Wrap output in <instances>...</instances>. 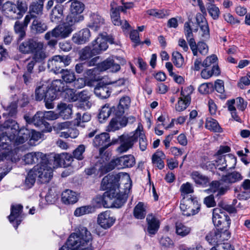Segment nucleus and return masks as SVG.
Returning <instances> with one entry per match:
<instances>
[{
    "label": "nucleus",
    "instance_id": "25",
    "mask_svg": "<svg viewBox=\"0 0 250 250\" xmlns=\"http://www.w3.org/2000/svg\"><path fill=\"white\" fill-rule=\"evenodd\" d=\"M24 118L28 124L33 125L39 127L41 125H45L47 122H45L42 111H38L32 117L28 115H25Z\"/></svg>",
    "mask_w": 250,
    "mask_h": 250
},
{
    "label": "nucleus",
    "instance_id": "33",
    "mask_svg": "<svg viewBox=\"0 0 250 250\" xmlns=\"http://www.w3.org/2000/svg\"><path fill=\"white\" fill-rule=\"evenodd\" d=\"M62 200L65 204H73L78 200V194L71 190L66 189L62 194Z\"/></svg>",
    "mask_w": 250,
    "mask_h": 250
},
{
    "label": "nucleus",
    "instance_id": "41",
    "mask_svg": "<svg viewBox=\"0 0 250 250\" xmlns=\"http://www.w3.org/2000/svg\"><path fill=\"white\" fill-rule=\"evenodd\" d=\"M165 157V154L162 151H157L152 157V163L159 169H162L164 167V163L163 159Z\"/></svg>",
    "mask_w": 250,
    "mask_h": 250
},
{
    "label": "nucleus",
    "instance_id": "23",
    "mask_svg": "<svg viewBox=\"0 0 250 250\" xmlns=\"http://www.w3.org/2000/svg\"><path fill=\"white\" fill-rule=\"evenodd\" d=\"M30 30L32 33L35 34H40L47 30V26L41 18L32 19Z\"/></svg>",
    "mask_w": 250,
    "mask_h": 250
},
{
    "label": "nucleus",
    "instance_id": "6",
    "mask_svg": "<svg viewBox=\"0 0 250 250\" xmlns=\"http://www.w3.org/2000/svg\"><path fill=\"white\" fill-rule=\"evenodd\" d=\"M20 52L24 54L42 53L46 54L44 43L42 42L29 39L22 42L19 47Z\"/></svg>",
    "mask_w": 250,
    "mask_h": 250
},
{
    "label": "nucleus",
    "instance_id": "11",
    "mask_svg": "<svg viewBox=\"0 0 250 250\" xmlns=\"http://www.w3.org/2000/svg\"><path fill=\"white\" fill-rule=\"evenodd\" d=\"M44 0H36L31 2L29 7L28 14L24 18L25 24H28L33 18H40L43 14Z\"/></svg>",
    "mask_w": 250,
    "mask_h": 250
},
{
    "label": "nucleus",
    "instance_id": "28",
    "mask_svg": "<svg viewBox=\"0 0 250 250\" xmlns=\"http://www.w3.org/2000/svg\"><path fill=\"white\" fill-rule=\"evenodd\" d=\"M221 178L230 187V185L242 180L243 176L240 172L233 171L231 172H228L226 174L223 175Z\"/></svg>",
    "mask_w": 250,
    "mask_h": 250
},
{
    "label": "nucleus",
    "instance_id": "14",
    "mask_svg": "<svg viewBox=\"0 0 250 250\" xmlns=\"http://www.w3.org/2000/svg\"><path fill=\"white\" fill-rule=\"evenodd\" d=\"M193 88L192 86L186 87L181 92V97L179 98L177 104L176 105V110L181 112L185 110L189 105L191 101L190 94L192 93Z\"/></svg>",
    "mask_w": 250,
    "mask_h": 250
},
{
    "label": "nucleus",
    "instance_id": "4",
    "mask_svg": "<svg viewBox=\"0 0 250 250\" xmlns=\"http://www.w3.org/2000/svg\"><path fill=\"white\" fill-rule=\"evenodd\" d=\"M4 129H10L14 135H11L10 136H8L7 132H5V133L6 134L5 135H3L1 137L0 136V145L8 143L7 141L10 142L12 139H14L16 134H17L18 135H23L20 138L21 140L20 143H23L25 140L27 139L30 133L29 131L27 129H24V128L20 129L18 124L12 119L7 120L2 125H0V129L3 131Z\"/></svg>",
    "mask_w": 250,
    "mask_h": 250
},
{
    "label": "nucleus",
    "instance_id": "38",
    "mask_svg": "<svg viewBox=\"0 0 250 250\" xmlns=\"http://www.w3.org/2000/svg\"><path fill=\"white\" fill-rule=\"evenodd\" d=\"M185 27V34L187 39V40L191 50L192 51L195 52V41L193 37V34L192 30L190 28V24L188 22H186L184 25Z\"/></svg>",
    "mask_w": 250,
    "mask_h": 250
},
{
    "label": "nucleus",
    "instance_id": "16",
    "mask_svg": "<svg viewBox=\"0 0 250 250\" xmlns=\"http://www.w3.org/2000/svg\"><path fill=\"white\" fill-rule=\"evenodd\" d=\"M93 145L95 147L102 146L100 149V157L105 156L103 155L104 151L111 146L110 144V136L106 132L96 135L93 140Z\"/></svg>",
    "mask_w": 250,
    "mask_h": 250
},
{
    "label": "nucleus",
    "instance_id": "42",
    "mask_svg": "<svg viewBox=\"0 0 250 250\" xmlns=\"http://www.w3.org/2000/svg\"><path fill=\"white\" fill-rule=\"evenodd\" d=\"M60 73L61 74V77L66 83H71L76 80V77L74 72L69 69H62Z\"/></svg>",
    "mask_w": 250,
    "mask_h": 250
},
{
    "label": "nucleus",
    "instance_id": "18",
    "mask_svg": "<svg viewBox=\"0 0 250 250\" xmlns=\"http://www.w3.org/2000/svg\"><path fill=\"white\" fill-rule=\"evenodd\" d=\"M116 218L110 211L106 210L100 213L97 218V223L104 229H107L111 228L114 224Z\"/></svg>",
    "mask_w": 250,
    "mask_h": 250
},
{
    "label": "nucleus",
    "instance_id": "5",
    "mask_svg": "<svg viewBox=\"0 0 250 250\" xmlns=\"http://www.w3.org/2000/svg\"><path fill=\"white\" fill-rule=\"evenodd\" d=\"M108 160L107 156L97 157L94 165L85 169V174L93 177H102L104 174L110 171L107 163Z\"/></svg>",
    "mask_w": 250,
    "mask_h": 250
},
{
    "label": "nucleus",
    "instance_id": "51",
    "mask_svg": "<svg viewBox=\"0 0 250 250\" xmlns=\"http://www.w3.org/2000/svg\"><path fill=\"white\" fill-rule=\"evenodd\" d=\"M134 216L138 219H144L146 215V211L144 207V204L139 202L134 208L133 211Z\"/></svg>",
    "mask_w": 250,
    "mask_h": 250
},
{
    "label": "nucleus",
    "instance_id": "50",
    "mask_svg": "<svg viewBox=\"0 0 250 250\" xmlns=\"http://www.w3.org/2000/svg\"><path fill=\"white\" fill-rule=\"evenodd\" d=\"M28 24H25L24 20L23 23L19 21H16L14 25V31L15 33L19 35L20 39H22L25 35V29Z\"/></svg>",
    "mask_w": 250,
    "mask_h": 250
},
{
    "label": "nucleus",
    "instance_id": "56",
    "mask_svg": "<svg viewBox=\"0 0 250 250\" xmlns=\"http://www.w3.org/2000/svg\"><path fill=\"white\" fill-rule=\"evenodd\" d=\"M95 55L90 46H86L81 50L80 59L82 61H85Z\"/></svg>",
    "mask_w": 250,
    "mask_h": 250
},
{
    "label": "nucleus",
    "instance_id": "13",
    "mask_svg": "<svg viewBox=\"0 0 250 250\" xmlns=\"http://www.w3.org/2000/svg\"><path fill=\"white\" fill-rule=\"evenodd\" d=\"M229 237V231L216 229L208 233L206 237V239L211 245L217 246V244H219L218 243L228 240Z\"/></svg>",
    "mask_w": 250,
    "mask_h": 250
},
{
    "label": "nucleus",
    "instance_id": "46",
    "mask_svg": "<svg viewBox=\"0 0 250 250\" xmlns=\"http://www.w3.org/2000/svg\"><path fill=\"white\" fill-rule=\"evenodd\" d=\"M72 1L70 6L71 12L73 14L80 15L84 9V4L79 0H70Z\"/></svg>",
    "mask_w": 250,
    "mask_h": 250
},
{
    "label": "nucleus",
    "instance_id": "64",
    "mask_svg": "<svg viewBox=\"0 0 250 250\" xmlns=\"http://www.w3.org/2000/svg\"><path fill=\"white\" fill-rule=\"evenodd\" d=\"M57 93L63 92L66 86L64 83L61 80H54L50 86Z\"/></svg>",
    "mask_w": 250,
    "mask_h": 250
},
{
    "label": "nucleus",
    "instance_id": "55",
    "mask_svg": "<svg viewBox=\"0 0 250 250\" xmlns=\"http://www.w3.org/2000/svg\"><path fill=\"white\" fill-rule=\"evenodd\" d=\"M111 112V109L108 104H105L102 106L98 115L100 122H102L109 117Z\"/></svg>",
    "mask_w": 250,
    "mask_h": 250
},
{
    "label": "nucleus",
    "instance_id": "31",
    "mask_svg": "<svg viewBox=\"0 0 250 250\" xmlns=\"http://www.w3.org/2000/svg\"><path fill=\"white\" fill-rule=\"evenodd\" d=\"M2 13L7 17H12L15 19L16 15V5L10 1H6L0 7Z\"/></svg>",
    "mask_w": 250,
    "mask_h": 250
},
{
    "label": "nucleus",
    "instance_id": "43",
    "mask_svg": "<svg viewBox=\"0 0 250 250\" xmlns=\"http://www.w3.org/2000/svg\"><path fill=\"white\" fill-rule=\"evenodd\" d=\"M72 105L71 104L62 103L58 105V108L60 110V115L64 119H69L72 113Z\"/></svg>",
    "mask_w": 250,
    "mask_h": 250
},
{
    "label": "nucleus",
    "instance_id": "19",
    "mask_svg": "<svg viewBox=\"0 0 250 250\" xmlns=\"http://www.w3.org/2000/svg\"><path fill=\"white\" fill-rule=\"evenodd\" d=\"M22 206L20 204L11 205V213L8 216V219L9 221L13 223L16 229L22 220Z\"/></svg>",
    "mask_w": 250,
    "mask_h": 250
},
{
    "label": "nucleus",
    "instance_id": "40",
    "mask_svg": "<svg viewBox=\"0 0 250 250\" xmlns=\"http://www.w3.org/2000/svg\"><path fill=\"white\" fill-rule=\"evenodd\" d=\"M221 71L218 64L212 66L211 70H209L207 68L203 69L201 72V76L204 79H208L212 76H218L220 74Z\"/></svg>",
    "mask_w": 250,
    "mask_h": 250
},
{
    "label": "nucleus",
    "instance_id": "26",
    "mask_svg": "<svg viewBox=\"0 0 250 250\" xmlns=\"http://www.w3.org/2000/svg\"><path fill=\"white\" fill-rule=\"evenodd\" d=\"M90 36L89 29L84 28L73 35L72 40L75 43L82 44L87 42L89 40Z\"/></svg>",
    "mask_w": 250,
    "mask_h": 250
},
{
    "label": "nucleus",
    "instance_id": "45",
    "mask_svg": "<svg viewBox=\"0 0 250 250\" xmlns=\"http://www.w3.org/2000/svg\"><path fill=\"white\" fill-rule=\"evenodd\" d=\"M228 110L230 111L232 118L236 121L241 123L242 120L237 114L236 109L234 106L235 99H232L227 101L226 103Z\"/></svg>",
    "mask_w": 250,
    "mask_h": 250
},
{
    "label": "nucleus",
    "instance_id": "17",
    "mask_svg": "<svg viewBox=\"0 0 250 250\" xmlns=\"http://www.w3.org/2000/svg\"><path fill=\"white\" fill-rule=\"evenodd\" d=\"M120 145L116 149L119 153H123L131 148L136 142L134 133L132 135H122L119 137Z\"/></svg>",
    "mask_w": 250,
    "mask_h": 250
},
{
    "label": "nucleus",
    "instance_id": "1",
    "mask_svg": "<svg viewBox=\"0 0 250 250\" xmlns=\"http://www.w3.org/2000/svg\"><path fill=\"white\" fill-rule=\"evenodd\" d=\"M129 180V176L126 173L108 174L103 179L101 188L106 190L104 196L113 200L112 204L115 208H120L125 203L127 195L125 193H120L119 187L121 184H127Z\"/></svg>",
    "mask_w": 250,
    "mask_h": 250
},
{
    "label": "nucleus",
    "instance_id": "49",
    "mask_svg": "<svg viewBox=\"0 0 250 250\" xmlns=\"http://www.w3.org/2000/svg\"><path fill=\"white\" fill-rule=\"evenodd\" d=\"M206 127L209 130L215 132H221L222 128L216 120L208 118L206 120Z\"/></svg>",
    "mask_w": 250,
    "mask_h": 250
},
{
    "label": "nucleus",
    "instance_id": "36",
    "mask_svg": "<svg viewBox=\"0 0 250 250\" xmlns=\"http://www.w3.org/2000/svg\"><path fill=\"white\" fill-rule=\"evenodd\" d=\"M77 100L81 103L80 104L81 107L83 105V107L84 109L90 108L91 103L88 101L90 98V93L88 91L84 90L81 91L77 95Z\"/></svg>",
    "mask_w": 250,
    "mask_h": 250
},
{
    "label": "nucleus",
    "instance_id": "39",
    "mask_svg": "<svg viewBox=\"0 0 250 250\" xmlns=\"http://www.w3.org/2000/svg\"><path fill=\"white\" fill-rule=\"evenodd\" d=\"M94 93L99 98L106 99L110 96V92L106 85L99 83L94 88Z\"/></svg>",
    "mask_w": 250,
    "mask_h": 250
},
{
    "label": "nucleus",
    "instance_id": "44",
    "mask_svg": "<svg viewBox=\"0 0 250 250\" xmlns=\"http://www.w3.org/2000/svg\"><path fill=\"white\" fill-rule=\"evenodd\" d=\"M191 178L198 185L204 186L208 183V179L198 171H193L191 174Z\"/></svg>",
    "mask_w": 250,
    "mask_h": 250
},
{
    "label": "nucleus",
    "instance_id": "32",
    "mask_svg": "<svg viewBox=\"0 0 250 250\" xmlns=\"http://www.w3.org/2000/svg\"><path fill=\"white\" fill-rule=\"evenodd\" d=\"M61 62V55L54 56L48 61V68L55 73H59L62 67Z\"/></svg>",
    "mask_w": 250,
    "mask_h": 250
},
{
    "label": "nucleus",
    "instance_id": "60",
    "mask_svg": "<svg viewBox=\"0 0 250 250\" xmlns=\"http://www.w3.org/2000/svg\"><path fill=\"white\" fill-rule=\"evenodd\" d=\"M93 210V208L90 206H83L77 208L75 210L74 214L76 216H81L91 213Z\"/></svg>",
    "mask_w": 250,
    "mask_h": 250
},
{
    "label": "nucleus",
    "instance_id": "62",
    "mask_svg": "<svg viewBox=\"0 0 250 250\" xmlns=\"http://www.w3.org/2000/svg\"><path fill=\"white\" fill-rule=\"evenodd\" d=\"M218 58L215 55H211L207 57L202 63V66L207 68L211 65L218 64L217 63Z\"/></svg>",
    "mask_w": 250,
    "mask_h": 250
},
{
    "label": "nucleus",
    "instance_id": "48",
    "mask_svg": "<svg viewBox=\"0 0 250 250\" xmlns=\"http://www.w3.org/2000/svg\"><path fill=\"white\" fill-rule=\"evenodd\" d=\"M16 15L15 19H20L27 9L26 2L22 0H18L16 2Z\"/></svg>",
    "mask_w": 250,
    "mask_h": 250
},
{
    "label": "nucleus",
    "instance_id": "47",
    "mask_svg": "<svg viewBox=\"0 0 250 250\" xmlns=\"http://www.w3.org/2000/svg\"><path fill=\"white\" fill-rule=\"evenodd\" d=\"M96 60L97 58L96 57L92 59L88 62L77 63L75 67L76 72L78 74L83 73L87 67L95 65Z\"/></svg>",
    "mask_w": 250,
    "mask_h": 250
},
{
    "label": "nucleus",
    "instance_id": "7",
    "mask_svg": "<svg viewBox=\"0 0 250 250\" xmlns=\"http://www.w3.org/2000/svg\"><path fill=\"white\" fill-rule=\"evenodd\" d=\"M212 222L218 229L229 231L230 225V219L226 212L220 208H215L212 212Z\"/></svg>",
    "mask_w": 250,
    "mask_h": 250
},
{
    "label": "nucleus",
    "instance_id": "58",
    "mask_svg": "<svg viewBox=\"0 0 250 250\" xmlns=\"http://www.w3.org/2000/svg\"><path fill=\"white\" fill-rule=\"evenodd\" d=\"M215 89L217 92L220 94V98L221 99H225L227 95L225 93L224 82L221 80H217L214 84Z\"/></svg>",
    "mask_w": 250,
    "mask_h": 250
},
{
    "label": "nucleus",
    "instance_id": "54",
    "mask_svg": "<svg viewBox=\"0 0 250 250\" xmlns=\"http://www.w3.org/2000/svg\"><path fill=\"white\" fill-rule=\"evenodd\" d=\"M172 61L174 64L178 68L182 67L185 62L184 57L178 51H174L172 53Z\"/></svg>",
    "mask_w": 250,
    "mask_h": 250
},
{
    "label": "nucleus",
    "instance_id": "15",
    "mask_svg": "<svg viewBox=\"0 0 250 250\" xmlns=\"http://www.w3.org/2000/svg\"><path fill=\"white\" fill-rule=\"evenodd\" d=\"M230 189L229 185L226 184L222 178L218 181H213L210 184V190L214 195L215 198L219 199L225 195Z\"/></svg>",
    "mask_w": 250,
    "mask_h": 250
},
{
    "label": "nucleus",
    "instance_id": "59",
    "mask_svg": "<svg viewBox=\"0 0 250 250\" xmlns=\"http://www.w3.org/2000/svg\"><path fill=\"white\" fill-rule=\"evenodd\" d=\"M195 52L192 51L193 54L194 56H196L198 53V51L202 55H205L208 52V47L206 43L203 42H199L197 44L195 43Z\"/></svg>",
    "mask_w": 250,
    "mask_h": 250
},
{
    "label": "nucleus",
    "instance_id": "34",
    "mask_svg": "<svg viewBox=\"0 0 250 250\" xmlns=\"http://www.w3.org/2000/svg\"><path fill=\"white\" fill-rule=\"evenodd\" d=\"M134 136L136 138V142L139 138V148L142 151L146 150L148 145V142L143 131L141 130L139 126L135 130Z\"/></svg>",
    "mask_w": 250,
    "mask_h": 250
},
{
    "label": "nucleus",
    "instance_id": "20",
    "mask_svg": "<svg viewBox=\"0 0 250 250\" xmlns=\"http://www.w3.org/2000/svg\"><path fill=\"white\" fill-rule=\"evenodd\" d=\"M106 36V33L104 32L99 34V36L92 42L91 48L93 53L96 55L105 51L108 48L107 43L104 37Z\"/></svg>",
    "mask_w": 250,
    "mask_h": 250
},
{
    "label": "nucleus",
    "instance_id": "52",
    "mask_svg": "<svg viewBox=\"0 0 250 250\" xmlns=\"http://www.w3.org/2000/svg\"><path fill=\"white\" fill-rule=\"evenodd\" d=\"M47 90V85L46 84H42L38 86L35 91V96L36 101H41L44 99L45 93Z\"/></svg>",
    "mask_w": 250,
    "mask_h": 250
},
{
    "label": "nucleus",
    "instance_id": "8",
    "mask_svg": "<svg viewBox=\"0 0 250 250\" xmlns=\"http://www.w3.org/2000/svg\"><path fill=\"white\" fill-rule=\"evenodd\" d=\"M214 161L216 163V169L221 171L229 170L234 168L236 164L235 157L231 154L225 155H214Z\"/></svg>",
    "mask_w": 250,
    "mask_h": 250
},
{
    "label": "nucleus",
    "instance_id": "24",
    "mask_svg": "<svg viewBox=\"0 0 250 250\" xmlns=\"http://www.w3.org/2000/svg\"><path fill=\"white\" fill-rule=\"evenodd\" d=\"M45 154L41 152H31L26 154L24 156V161L26 164L40 163L45 160L47 156Z\"/></svg>",
    "mask_w": 250,
    "mask_h": 250
},
{
    "label": "nucleus",
    "instance_id": "21",
    "mask_svg": "<svg viewBox=\"0 0 250 250\" xmlns=\"http://www.w3.org/2000/svg\"><path fill=\"white\" fill-rule=\"evenodd\" d=\"M196 22L200 27L201 31V36L204 40L209 38V29L208 22L206 18L201 13H197L196 15Z\"/></svg>",
    "mask_w": 250,
    "mask_h": 250
},
{
    "label": "nucleus",
    "instance_id": "35",
    "mask_svg": "<svg viewBox=\"0 0 250 250\" xmlns=\"http://www.w3.org/2000/svg\"><path fill=\"white\" fill-rule=\"evenodd\" d=\"M63 6L62 5H56L52 9L50 20L52 22L58 23L61 21L63 19Z\"/></svg>",
    "mask_w": 250,
    "mask_h": 250
},
{
    "label": "nucleus",
    "instance_id": "10",
    "mask_svg": "<svg viewBox=\"0 0 250 250\" xmlns=\"http://www.w3.org/2000/svg\"><path fill=\"white\" fill-rule=\"evenodd\" d=\"M72 28L67 24L59 25L44 35L45 39L54 38L57 39H64L68 37L72 31Z\"/></svg>",
    "mask_w": 250,
    "mask_h": 250
},
{
    "label": "nucleus",
    "instance_id": "22",
    "mask_svg": "<svg viewBox=\"0 0 250 250\" xmlns=\"http://www.w3.org/2000/svg\"><path fill=\"white\" fill-rule=\"evenodd\" d=\"M47 57V54H42L39 53L36 54H33L31 58L26 60V62H27L26 72H28V73H32L35 64L37 63L42 62Z\"/></svg>",
    "mask_w": 250,
    "mask_h": 250
},
{
    "label": "nucleus",
    "instance_id": "29",
    "mask_svg": "<svg viewBox=\"0 0 250 250\" xmlns=\"http://www.w3.org/2000/svg\"><path fill=\"white\" fill-rule=\"evenodd\" d=\"M99 68L101 71H105L109 69L110 72H116L121 67L120 65L114 62L113 59L108 58L99 65Z\"/></svg>",
    "mask_w": 250,
    "mask_h": 250
},
{
    "label": "nucleus",
    "instance_id": "12",
    "mask_svg": "<svg viewBox=\"0 0 250 250\" xmlns=\"http://www.w3.org/2000/svg\"><path fill=\"white\" fill-rule=\"evenodd\" d=\"M180 208L183 211V215L188 216L198 213L200 208L198 202L190 197L182 201Z\"/></svg>",
    "mask_w": 250,
    "mask_h": 250
},
{
    "label": "nucleus",
    "instance_id": "9",
    "mask_svg": "<svg viewBox=\"0 0 250 250\" xmlns=\"http://www.w3.org/2000/svg\"><path fill=\"white\" fill-rule=\"evenodd\" d=\"M135 164V159L132 155H125L118 157L108 163L110 171L115 168L123 169L127 167H131Z\"/></svg>",
    "mask_w": 250,
    "mask_h": 250
},
{
    "label": "nucleus",
    "instance_id": "2",
    "mask_svg": "<svg viewBox=\"0 0 250 250\" xmlns=\"http://www.w3.org/2000/svg\"><path fill=\"white\" fill-rule=\"evenodd\" d=\"M92 241L90 232L85 227L80 226L78 232L71 233L66 245L59 250H93Z\"/></svg>",
    "mask_w": 250,
    "mask_h": 250
},
{
    "label": "nucleus",
    "instance_id": "57",
    "mask_svg": "<svg viewBox=\"0 0 250 250\" xmlns=\"http://www.w3.org/2000/svg\"><path fill=\"white\" fill-rule=\"evenodd\" d=\"M190 230L191 229L190 228L181 223H176V232L178 235L182 237L185 236L188 234Z\"/></svg>",
    "mask_w": 250,
    "mask_h": 250
},
{
    "label": "nucleus",
    "instance_id": "30",
    "mask_svg": "<svg viewBox=\"0 0 250 250\" xmlns=\"http://www.w3.org/2000/svg\"><path fill=\"white\" fill-rule=\"evenodd\" d=\"M146 221L148 233L151 235L155 234L160 227L159 220L152 214H148L146 217Z\"/></svg>",
    "mask_w": 250,
    "mask_h": 250
},
{
    "label": "nucleus",
    "instance_id": "53",
    "mask_svg": "<svg viewBox=\"0 0 250 250\" xmlns=\"http://www.w3.org/2000/svg\"><path fill=\"white\" fill-rule=\"evenodd\" d=\"M83 20V16L77 15L71 13L70 14L67 16L66 22L64 24H67V25H69L71 27L72 25L80 21H82Z\"/></svg>",
    "mask_w": 250,
    "mask_h": 250
},
{
    "label": "nucleus",
    "instance_id": "3",
    "mask_svg": "<svg viewBox=\"0 0 250 250\" xmlns=\"http://www.w3.org/2000/svg\"><path fill=\"white\" fill-rule=\"evenodd\" d=\"M58 156L54 154L47 155L44 162H41L32 169L39 182L42 184L48 183L53 177V168L57 165Z\"/></svg>",
    "mask_w": 250,
    "mask_h": 250
},
{
    "label": "nucleus",
    "instance_id": "61",
    "mask_svg": "<svg viewBox=\"0 0 250 250\" xmlns=\"http://www.w3.org/2000/svg\"><path fill=\"white\" fill-rule=\"evenodd\" d=\"M65 99L69 102H74L78 100L77 94L75 93L76 90L72 88H65L63 91Z\"/></svg>",
    "mask_w": 250,
    "mask_h": 250
},
{
    "label": "nucleus",
    "instance_id": "37",
    "mask_svg": "<svg viewBox=\"0 0 250 250\" xmlns=\"http://www.w3.org/2000/svg\"><path fill=\"white\" fill-rule=\"evenodd\" d=\"M130 104V99L129 97L125 96L122 98L120 101L117 109L115 111L116 116L120 117L125 112V109H127Z\"/></svg>",
    "mask_w": 250,
    "mask_h": 250
},
{
    "label": "nucleus",
    "instance_id": "63",
    "mask_svg": "<svg viewBox=\"0 0 250 250\" xmlns=\"http://www.w3.org/2000/svg\"><path fill=\"white\" fill-rule=\"evenodd\" d=\"M36 177L34 171L30 170L28 172L24 182V185L27 188H31L35 182Z\"/></svg>",
    "mask_w": 250,
    "mask_h": 250
},
{
    "label": "nucleus",
    "instance_id": "27",
    "mask_svg": "<svg viewBox=\"0 0 250 250\" xmlns=\"http://www.w3.org/2000/svg\"><path fill=\"white\" fill-rule=\"evenodd\" d=\"M90 18V21L88 27L95 31H98L104 23V19L97 13H92Z\"/></svg>",
    "mask_w": 250,
    "mask_h": 250
}]
</instances>
